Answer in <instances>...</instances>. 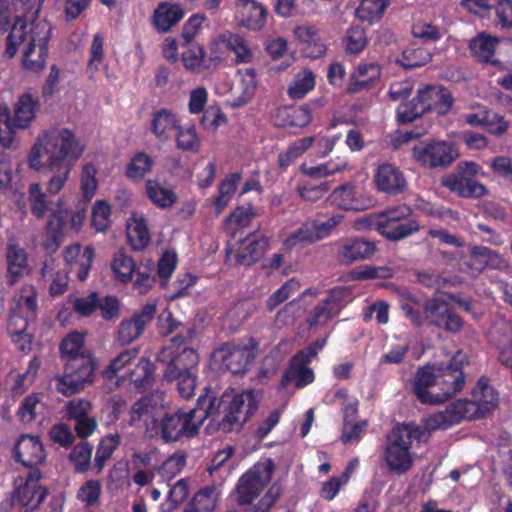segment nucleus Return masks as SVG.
I'll return each instance as SVG.
<instances>
[{"mask_svg":"<svg viewBox=\"0 0 512 512\" xmlns=\"http://www.w3.org/2000/svg\"><path fill=\"white\" fill-rule=\"evenodd\" d=\"M487 176L483 167L474 161H460L455 171L442 177L441 185L451 193L465 199H479L489 194V189L478 181Z\"/></svg>","mask_w":512,"mask_h":512,"instance_id":"nucleus-8","label":"nucleus"},{"mask_svg":"<svg viewBox=\"0 0 512 512\" xmlns=\"http://www.w3.org/2000/svg\"><path fill=\"white\" fill-rule=\"evenodd\" d=\"M351 300V292L346 287H334L322 299V318L327 321L338 316Z\"/></svg>","mask_w":512,"mask_h":512,"instance_id":"nucleus-26","label":"nucleus"},{"mask_svg":"<svg viewBox=\"0 0 512 512\" xmlns=\"http://www.w3.org/2000/svg\"><path fill=\"white\" fill-rule=\"evenodd\" d=\"M96 362L90 356L74 357L65 364L63 376H56V390L71 396L84 389L86 383L94 381Z\"/></svg>","mask_w":512,"mask_h":512,"instance_id":"nucleus-9","label":"nucleus"},{"mask_svg":"<svg viewBox=\"0 0 512 512\" xmlns=\"http://www.w3.org/2000/svg\"><path fill=\"white\" fill-rule=\"evenodd\" d=\"M91 402L84 399H74L67 403L66 411L69 419L78 420L89 417L92 411Z\"/></svg>","mask_w":512,"mask_h":512,"instance_id":"nucleus-60","label":"nucleus"},{"mask_svg":"<svg viewBox=\"0 0 512 512\" xmlns=\"http://www.w3.org/2000/svg\"><path fill=\"white\" fill-rule=\"evenodd\" d=\"M389 5L390 0H361L355 14L359 20L373 24L382 19Z\"/></svg>","mask_w":512,"mask_h":512,"instance_id":"nucleus-33","label":"nucleus"},{"mask_svg":"<svg viewBox=\"0 0 512 512\" xmlns=\"http://www.w3.org/2000/svg\"><path fill=\"white\" fill-rule=\"evenodd\" d=\"M425 301L422 303L419 299L412 295L403 298L400 303V308L407 319L415 327H421L427 317L424 314Z\"/></svg>","mask_w":512,"mask_h":512,"instance_id":"nucleus-37","label":"nucleus"},{"mask_svg":"<svg viewBox=\"0 0 512 512\" xmlns=\"http://www.w3.org/2000/svg\"><path fill=\"white\" fill-rule=\"evenodd\" d=\"M368 428V421L363 420L352 423L349 420H344L343 428L341 433V440L344 444L358 443L362 438L363 434Z\"/></svg>","mask_w":512,"mask_h":512,"instance_id":"nucleus-54","label":"nucleus"},{"mask_svg":"<svg viewBox=\"0 0 512 512\" xmlns=\"http://www.w3.org/2000/svg\"><path fill=\"white\" fill-rule=\"evenodd\" d=\"M464 120L471 127H482L496 137H502L510 127V122L504 116L482 104H477L472 112L466 113Z\"/></svg>","mask_w":512,"mask_h":512,"instance_id":"nucleus-18","label":"nucleus"},{"mask_svg":"<svg viewBox=\"0 0 512 512\" xmlns=\"http://www.w3.org/2000/svg\"><path fill=\"white\" fill-rule=\"evenodd\" d=\"M188 45L189 48L182 54V61L185 67L191 71H199L200 67L209 69L213 60L205 59L203 48L194 43Z\"/></svg>","mask_w":512,"mask_h":512,"instance_id":"nucleus-41","label":"nucleus"},{"mask_svg":"<svg viewBox=\"0 0 512 512\" xmlns=\"http://www.w3.org/2000/svg\"><path fill=\"white\" fill-rule=\"evenodd\" d=\"M44 0H12L13 10L18 13L11 32L6 38L5 54L8 58H13L17 52V47L26 39L23 29L28 22L37 20Z\"/></svg>","mask_w":512,"mask_h":512,"instance_id":"nucleus-11","label":"nucleus"},{"mask_svg":"<svg viewBox=\"0 0 512 512\" xmlns=\"http://www.w3.org/2000/svg\"><path fill=\"white\" fill-rule=\"evenodd\" d=\"M381 67L377 63H359L351 74L346 92L355 94L370 90L380 81Z\"/></svg>","mask_w":512,"mask_h":512,"instance_id":"nucleus-21","label":"nucleus"},{"mask_svg":"<svg viewBox=\"0 0 512 512\" xmlns=\"http://www.w3.org/2000/svg\"><path fill=\"white\" fill-rule=\"evenodd\" d=\"M156 310V304L146 303L139 313L129 319H123L118 326V342L121 345H128L140 337L154 318Z\"/></svg>","mask_w":512,"mask_h":512,"instance_id":"nucleus-19","label":"nucleus"},{"mask_svg":"<svg viewBox=\"0 0 512 512\" xmlns=\"http://www.w3.org/2000/svg\"><path fill=\"white\" fill-rule=\"evenodd\" d=\"M274 470V462L267 459L241 476L236 487L237 502L240 505L250 504L271 481Z\"/></svg>","mask_w":512,"mask_h":512,"instance_id":"nucleus-12","label":"nucleus"},{"mask_svg":"<svg viewBox=\"0 0 512 512\" xmlns=\"http://www.w3.org/2000/svg\"><path fill=\"white\" fill-rule=\"evenodd\" d=\"M14 457L17 462L33 468L45 459L43 445L38 437L22 435L15 444Z\"/></svg>","mask_w":512,"mask_h":512,"instance_id":"nucleus-20","label":"nucleus"},{"mask_svg":"<svg viewBox=\"0 0 512 512\" xmlns=\"http://www.w3.org/2000/svg\"><path fill=\"white\" fill-rule=\"evenodd\" d=\"M488 251L489 248L486 246H473L470 250V257L468 262L469 267L478 273L484 271L488 265Z\"/></svg>","mask_w":512,"mask_h":512,"instance_id":"nucleus-59","label":"nucleus"},{"mask_svg":"<svg viewBox=\"0 0 512 512\" xmlns=\"http://www.w3.org/2000/svg\"><path fill=\"white\" fill-rule=\"evenodd\" d=\"M432 59V53L416 44L408 45L401 54L400 65L405 69H414L426 65Z\"/></svg>","mask_w":512,"mask_h":512,"instance_id":"nucleus-34","label":"nucleus"},{"mask_svg":"<svg viewBox=\"0 0 512 512\" xmlns=\"http://www.w3.org/2000/svg\"><path fill=\"white\" fill-rule=\"evenodd\" d=\"M212 488H203L199 490L188 503L184 512H211L215 507Z\"/></svg>","mask_w":512,"mask_h":512,"instance_id":"nucleus-42","label":"nucleus"},{"mask_svg":"<svg viewBox=\"0 0 512 512\" xmlns=\"http://www.w3.org/2000/svg\"><path fill=\"white\" fill-rule=\"evenodd\" d=\"M498 402L497 391L489 384V379L481 376L471 391L470 398L458 399L450 403L445 410L432 413L426 417L430 430H446L462 420L484 418L493 411Z\"/></svg>","mask_w":512,"mask_h":512,"instance_id":"nucleus-4","label":"nucleus"},{"mask_svg":"<svg viewBox=\"0 0 512 512\" xmlns=\"http://www.w3.org/2000/svg\"><path fill=\"white\" fill-rule=\"evenodd\" d=\"M377 251L374 241L361 236H352L337 242L336 256L339 263L350 265L371 259Z\"/></svg>","mask_w":512,"mask_h":512,"instance_id":"nucleus-15","label":"nucleus"},{"mask_svg":"<svg viewBox=\"0 0 512 512\" xmlns=\"http://www.w3.org/2000/svg\"><path fill=\"white\" fill-rule=\"evenodd\" d=\"M93 446L87 441L79 442L70 453V460L77 472H86L91 463Z\"/></svg>","mask_w":512,"mask_h":512,"instance_id":"nucleus-45","label":"nucleus"},{"mask_svg":"<svg viewBox=\"0 0 512 512\" xmlns=\"http://www.w3.org/2000/svg\"><path fill=\"white\" fill-rule=\"evenodd\" d=\"M296 38L308 47H316L319 41V28L317 25H301L294 29Z\"/></svg>","mask_w":512,"mask_h":512,"instance_id":"nucleus-61","label":"nucleus"},{"mask_svg":"<svg viewBox=\"0 0 512 512\" xmlns=\"http://www.w3.org/2000/svg\"><path fill=\"white\" fill-rule=\"evenodd\" d=\"M47 56L48 54H43L40 48L27 46L22 57L23 67L33 72H39L45 67Z\"/></svg>","mask_w":512,"mask_h":512,"instance_id":"nucleus-55","label":"nucleus"},{"mask_svg":"<svg viewBox=\"0 0 512 512\" xmlns=\"http://www.w3.org/2000/svg\"><path fill=\"white\" fill-rule=\"evenodd\" d=\"M320 239V226L314 221L304 224L296 232L292 233L284 241L286 249H292L297 245L306 246Z\"/></svg>","mask_w":512,"mask_h":512,"instance_id":"nucleus-35","label":"nucleus"},{"mask_svg":"<svg viewBox=\"0 0 512 512\" xmlns=\"http://www.w3.org/2000/svg\"><path fill=\"white\" fill-rule=\"evenodd\" d=\"M101 492L100 482L97 480H88L80 488L78 497L87 505H93L97 502Z\"/></svg>","mask_w":512,"mask_h":512,"instance_id":"nucleus-64","label":"nucleus"},{"mask_svg":"<svg viewBox=\"0 0 512 512\" xmlns=\"http://www.w3.org/2000/svg\"><path fill=\"white\" fill-rule=\"evenodd\" d=\"M216 361L221 362L233 374L244 373L256 358L255 349L248 346L225 344L213 353Z\"/></svg>","mask_w":512,"mask_h":512,"instance_id":"nucleus-17","label":"nucleus"},{"mask_svg":"<svg viewBox=\"0 0 512 512\" xmlns=\"http://www.w3.org/2000/svg\"><path fill=\"white\" fill-rule=\"evenodd\" d=\"M184 11L177 4L162 3L154 11L153 21L159 31L166 32L183 17Z\"/></svg>","mask_w":512,"mask_h":512,"instance_id":"nucleus-28","label":"nucleus"},{"mask_svg":"<svg viewBox=\"0 0 512 512\" xmlns=\"http://www.w3.org/2000/svg\"><path fill=\"white\" fill-rule=\"evenodd\" d=\"M127 237L134 250L144 249L149 244L150 235L143 219L127 227Z\"/></svg>","mask_w":512,"mask_h":512,"instance_id":"nucleus-48","label":"nucleus"},{"mask_svg":"<svg viewBox=\"0 0 512 512\" xmlns=\"http://www.w3.org/2000/svg\"><path fill=\"white\" fill-rule=\"evenodd\" d=\"M84 146L68 129L51 130L39 135L29 156V167L49 175L47 191L55 195L65 185L70 171L81 157Z\"/></svg>","mask_w":512,"mask_h":512,"instance_id":"nucleus-2","label":"nucleus"},{"mask_svg":"<svg viewBox=\"0 0 512 512\" xmlns=\"http://www.w3.org/2000/svg\"><path fill=\"white\" fill-rule=\"evenodd\" d=\"M6 259L7 273L10 277L9 284L14 285L17 277L22 276L28 266L27 254L23 248L16 244L9 243Z\"/></svg>","mask_w":512,"mask_h":512,"instance_id":"nucleus-30","label":"nucleus"},{"mask_svg":"<svg viewBox=\"0 0 512 512\" xmlns=\"http://www.w3.org/2000/svg\"><path fill=\"white\" fill-rule=\"evenodd\" d=\"M424 419V427L413 422L397 424L387 435L384 451L388 468L397 474H405L413 466V453L411 449L427 442L431 432Z\"/></svg>","mask_w":512,"mask_h":512,"instance_id":"nucleus-5","label":"nucleus"},{"mask_svg":"<svg viewBox=\"0 0 512 512\" xmlns=\"http://www.w3.org/2000/svg\"><path fill=\"white\" fill-rule=\"evenodd\" d=\"M373 182L378 192L388 196H398L408 187L405 173L396 164L389 162L382 163L376 168Z\"/></svg>","mask_w":512,"mask_h":512,"instance_id":"nucleus-16","label":"nucleus"},{"mask_svg":"<svg viewBox=\"0 0 512 512\" xmlns=\"http://www.w3.org/2000/svg\"><path fill=\"white\" fill-rule=\"evenodd\" d=\"M367 44L365 30L360 26H353L347 30L345 37L346 51L351 54H359Z\"/></svg>","mask_w":512,"mask_h":512,"instance_id":"nucleus-51","label":"nucleus"},{"mask_svg":"<svg viewBox=\"0 0 512 512\" xmlns=\"http://www.w3.org/2000/svg\"><path fill=\"white\" fill-rule=\"evenodd\" d=\"M189 494L186 480L177 481L169 491L167 503L162 507L163 512H171L183 503Z\"/></svg>","mask_w":512,"mask_h":512,"instance_id":"nucleus-49","label":"nucleus"},{"mask_svg":"<svg viewBox=\"0 0 512 512\" xmlns=\"http://www.w3.org/2000/svg\"><path fill=\"white\" fill-rule=\"evenodd\" d=\"M315 85V75L310 70H303L288 89V95L293 99H300Z\"/></svg>","mask_w":512,"mask_h":512,"instance_id":"nucleus-46","label":"nucleus"},{"mask_svg":"<svg viewBox=\"0 0 512 512\" xmlns=\"http://www.w3.org/2000/svg\"><path fill=\"white\" fill-rule=\"evenodd\" d=\"M138 350L136 348L124 350L117 357H115L106 369L102 371V375L106 379H112L117 375V372L123 369L133 359L136 358Z\"/></svg>","mask_w":512,"mask_h":512,"instance_id":"nucleus-52","label":"nucleus"},{"mask_svg":"<svg viewBox=\"0 0 512 512\" xmlns=\"http://www.w3.org/2000/svg\"><path fill=\"white\" fill-rule=\"evenodd\" d=\"M47 494L45 487L20 483L11 494L9 506H31L32 509H37Z\"/></svg>","mask_w":512,"mask_h":512,"instance_id":"nucleus-23","label":"nucleus"},{"mask_svg":"<svg viewBox=\"0 0 512 512\" xmlns=\"http://www.w3.org/2000/svg\"><path fill=\"white\" fill-rule=\"evenodd\" d=\"M412 35L426 42H437L442 34L439 28L430 23H416L412 26Z\"/></svg>","mask_w":512,"mask_h":512,"instance_id":"nucleus-58","label":"nucleus"},{"mask_svg":"<svg viewBox=\"0 0 512 512\" xmlns=\"http://www.w3.org/2000/svg\"><path fill=\"white\" fill-rule=\"evenodd\" d=\"M245 241H249V243L244 248L238 250L236 260L240 265L250 266L263 256L268 247V238L262 236L258 239H251V235H249L245 240H241L242 243Z\"/></svg>","mask_w":512,"mask_h":512,"instance_id":"nucleus-29","label":"nucleus"},{"mask_svg":"<svg viewBox=\"0 0 512 512\" xmlns=\"http://www.w3.org/2000/svg\"><path fill=\"white\" fill-rule=\"evenodd\" d=\"M177 146L183 150L196 151L199 148V141L194 126L183 130L181 127L177 129Z\"/></svg>","mask_w":512,"mask_h":512,"instance_id":"nucleus-62","label":"nucleus"},{"mask_svg":"<svg viewBox=\"0 0 512 512\" xmlns=\"http://www.w3.org/2000/svg\"><path fill=\"white\" fill-rule=\"evenodd\" d=\"M84 345V336L78 332H72L68 334L60 343V353L63 358L67 361L74 357H85L83 353H80V349Z\"/></svg>","mask_w":512,"mask_h":512,"instance_id":"nucleus-44","label":"nucleus"},{"mask_svg":"<svg viewBox=\"0 0 512 512\" xmlns=\"http://www.w3.org/2000/svg\"><path fill=\"white\" fill-rule=\"evenodd\" d=\"M97 309L100 310L103 319L107 321L117 319L120 315V301L112 295L98 296Z\"/></svg>","mask_w":512,"mask_h":512,"instance_id":"nucleus-56","label":"nucleus"},{"mask_svg":"<svg viewBox=\"0 0 512 512\" xmlns=\"http://www.w3.org/2000/svg\"><path fill=\"white\" fill-rule=\"evenodd\" d=\"M413 210L406 204L387 208L376 214L359 219L358 229H374L385 239L397 242L408 238L420 230L417 220L410 218Z\"/></svg>","mask_w":512,"mask_h":512,"instance_id":"nucleus-6","label":"nucleus"},{"mask_svg":"<svg viewBox=\"0 0 512 512\" xmlns=\"http://www.w3.org/2000/svg\"><path fill=\"white\" fill-rule=\"evenodd\" d=\"M325 204L343 210L358 211L361 209L355 198V186L351 183H343L335 187L326 198Z\"/></svg>","mask_w":512,"mask_h":512,"instance_id":"nucleus-27","label":"nucleus"},{"mask_svg":"<svg viewBox=\"0 0 512 512\" xmlns=\"http://www.w3.org/2000/svg\"><path fill=\"white\" fill-rule=\"evenodd\" d=\"M146 190L149 199L160 208L171 207L177 201L176 194L171 189L162 187L158 181L148 180Z\"/></svg>","mask_w":512,"mask_h":512,"instance_id":"nucleus-36","label":"nucleus"},{"mask_svg":"<svg viewBox=\"0 0 512 512\" xmlns=\"http://www.w3.org/2000/svg\"><path fill=\"white\" fill-rule=\"evenodd\" d=\"M239 24L254 31L261 30L266 23L267 9L257 0H240Z\"/></svg>","mask_w":512,"mask_h":512,"instance_id":"nucleus-25","label":"nucleus"},{"mask_svg":"<svg viewBox=\"0 0 512 512\" xmlns=\"http://www.w3.org/2000/svg\"><path fill=\"white\" fill-rule=\"evenodd\" d=\"M128 376L135 388L146 390L155 382V366L148 358L142 357Z\"/></svg>","mask_w":512,"mask_h":512,"instance_id":"nucleus-31","label":"nucleus"},{"mask_svg":"<svg viewBox=\"0 0 512 512\" xmlns=\"http://www.w3.org/2000/svg\"><path fill=\"white\" fill-rule=\"evenodd\" d=\"M458 156L455 146L444 140L420 142L412 148L413 159L423 168H447Z\"/></svg>","mask_w":512,"mask_h":512,"instance_id":"nucleus-10","label":"nucleus"},{"mask_svg":"<svg viewBox=\"0 0 512 512\" xmlns=\"http://www.w3.org/2000/svg\"><path fill=\"white\" fill-rule=\"evenodd\" d=\"M110 206L104 200H97L92 209V224L97 231H105L109 226Z\"/></svg>","mask_w":512,"mask_h":512,"instance_id":"nucleus-57","label":"nucleus"},{"mask_svg":"<svg viewBox=\"0 0 512 512\" xmlns=\"http://www.w3.org/2000/svg\"><path fill=\"white\" fill-rule=\"evenodd\" d=\"M111 268L118 280L127 283L132 279V275L135 272V263L130 256L120 250L115 253Z\"/></svg>","mask_w":512,"mask_h":512,"instance_id":"nucleus-40","label":"nucleus"},{"mask_svg":"<svg viewBox=\"0 0 512 512\" xmlns=\"http://www.w3.org/2000/svg\"><path fill=\"white\" fill-rule=\"evenodd\" d=\"M498 44L499 40L497 37L482 32L470 40L469 50L478 62L491 63L493 66H498L500 61L492 59Z\"/></svg>","mask_w":512,"mask_h":512,"instance_id":"nucleus-24","label":"nucleus"},{"mask_svg":"<svg viewBox=\"0 0 512 512\" xmlns=\"http://www.w3.org/2000/svg\"><path fill=\"white\" fill-rule=\"evenodd\" d=\"M199 362L197 352L192 348L183 347L181 350H175L173 363L169 368H165L163 378L167 381H174L182 373H192Z\"/></svg>","mask_w":512,"mask_h":512,"instance_id":"nucleus-22","label":"nucleus"},{"mask_svg":"<svg viewBox=\"0 0 512 512\" xmlns=\"http://www.w3.org/2000/svg\"><path fill=\"white\" fill-rule=\"evenodd\" d=\"M32 25L30 31V40L27 46L32 48H40L43 54H48V43L51 38V26L47 21H39L36 23L29 22Z\"/></svg>","mask_w":512,"mask_h":512,"instance_id":"nucleus-38","label":"nucleus"},{"mask_svg":"<svg viewBox=\"0 0 512 512\" xmlns=\"http://www.w3.org/2000/svg\"><path fill=\"white\" fill-rule=\"evenodd\" d=\"M424 314L432 325L449 333H458L464 325V320L437 298L425 300Z\"/></svg>","mask_w":512,"mask_h":512,"instance_id":"nucleus-14","label":"nucleus"},{"mask_svg":"<svg viewBox=\"0 0 512 512\" xmlns=\"http://www.w3.org/2000/svg\"><path fill=\"white\" fill-rule=\"evenodd\" d=\"M469 365L468 355L458 350L446 364L418 369L413 391L423 404L442 403L462 391L465 385L464 368Z\"/></svg>","mask_w":512,"mask_h":512,"instance_id":"nucleus-3","label":"nucleus"},{"mask_svg":"<svg viewBox=\"0 0 512 512\" xmlns=\"http://www.w3.org/2000/svg\"><path fill=\"white\" fill-rule=\"evenodd\" d=\"M319 347V341L316 340L291 359L288 369L281 378L283 387L294 382L296 388H302L314 380V373L308 365L311 359L317 356Z\"/></svg>","mask_w":512,"mask_h":512,"instance_id":"nucleus-13","label":"nucleus"},{"mask_svg":"<svg viewBox=\"0 0 512 512\" xmlns=\"http://www.w3.org/2000/svg\"><path fill=\"white\" fill-rule=\"evenodd\" d=\"M454 99L448 89L442 86L426 85L418 89L416 96L408 102H401L396 110L397 122L405 125L425 113L445 115L452 108Z\"/></svg>","mask_w":512,"mask_h":512,"instance_id":"nucleus-7","label":"nucleus"},{"mask_svg":"<svg viewBox=\"0 0 512 512\" xmlns=\"http://www.w3.org/2000/svg\"><path fill=\"white\" fill-rule=\"evenodd\" d=\"M494 23L500 29H512V0H491Z\"/></svg>","mask_w":512,"mask_h":512,"instance_id":"nucleus-47","label":"nucleus"},{"mask_svg":"<svg viewBox=\"0 0 512 512\" xmlns=\"http://www.w3.org/2000/svg\"><path fill=\"white\" fill-rule=\"evenodd\" d=\"M29 203L33 215L42 218L48 210L46 194L42 192L39 183H32L29 187Z\"/></svg>","mask_w":512,"mask_h":512,"instance_id":"nucleus-50","label":"nucleus"},{"mask_svg":"<svg viewBox=\"0 0 512 512\" xmlns=\"http://www.w3.org/2000/svg\"><path fill=\"white\" fill-rule=\"evenodd\" d=\"M38 106L39 101L31 94L26 93L20 96L14 109L13 125L18 128L27 127L30 121L35 117Z\"/></svg>","mask_w":512,"mask_h":512,"instance_id":"nucleus-32","label":"nucleus"},{"mask_svg":"<svg viewBox=\"0 0 512 512\" xmlns=\"http://www.w3.org/2000/svg\"><path fill=\"white\" fill-rule=\"evenodd\" d=\"M98 293L91 292L86 297L76 298L73 302V309L81 316H90L97 310Z\"/></svg>","mask_w":512,"mask_h":512,"instance_id":"nucleus-63","label":"nucleus"},{"mask_svg":"<svg viewBox=\"0 0 512 512\" xmlns=\"http://www.w3.org/2000/svg\"><path fill=\"white\" fill-rule=\"evenodd\" d=\"M153 161L149 155L144 152L137 153L129 163L126 175L129 178H142L145 173L150 171Z\"/></svg>","mask_w":512,"mask_h":512,"instance_id":"nucleus-53","label":"nucleus"},{"mask_svg":"<svg viewBox=\"0 0 512 512\" xmlns=\"http://www.w3.org/2000/svg\"><path fill=\"white\" fill-rule=\"evenodd\" d=\"M120 434H109L103 437L98 445L95 455V467L97 473H100L105 466L106 461L120 444Z\"/></svg>","mask_w":512,"mask_h":512,"instance_id":"nucleus-39","label":"nucleus"},{"mask_svg":"<svg viewBox=\"0 0 512 512\" xmlns=\"http://www.w3.org/2000/svg\"><path fill=\"white\" fill-rule=\"evenodd\" d=\"M258 400L253 391L238 394L225 391L220 398L208 393L198 398L195 408H181L163 412L153 420V429L165 442H176L182 437H193L209 419V425L223 432L240 428L257 411Z\"/></svg>","mask_w":512,"mask_h":512,"instance_id":"nucleus-1","label":"nucleus"},{"mask_svg":"<svg viewBox=\"0 0 512 512\" xmlns=\"http://www.w3.org/2000/svg\"><path fill=\"white\" fill-rule=\"evenodd\" d=\"M180 129L175 116L168 109H160L153 113L152 132L156 137H161L170 129Z\"/></svg>","mask_w":512,"mask_h":512,"instance_id":"nucleus-43","label":"nucleus"}]
</instances>
